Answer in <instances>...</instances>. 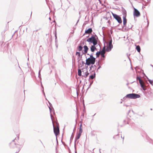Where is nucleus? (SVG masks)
I'll return each mask as SVG.
<instances>
[{"mask_svg": "<svg viewBox=\"0 0 153 153\" xmlns=\"http://www.w3.org/2000/svg\"><path fill=\"white\" fill-rule=\"evenodd\" d=\"M95 77V74L94 73V75H91L90 76L89 78L91 79H93Z\"/></svg>", "mask_w": 153, "mask_h": 153, "instance_id": "nucleus-17", "label": "nucleus"}, {"mask_svg": "<svg viewBox=\"0 0 153 153\" xmlns=\"http://www.w3.org/2000/svg\"><path fill=\"white\" fill-rule=\"evenodd\" d=\"M40 70H39V75H40Z\"/></svg>", "mask_w": 153, "mask_h": 153, "instance_id": "nucleus-30", "label": "nucleus"}, {"mask_svg": "<svg viewBox=\"0 0 153 153\" xmlns=\"http://www.w3.org/2000/svg\"><path fill=\"white\" fill-rule=\"evenodd\" d=\"M100 51L96 53V55L97 58L100 55Z\"/></svg>", "mask_w": 153, "mask_h": 153, "instance_id": "nucleus-22", "label": "nucleus"}, {"mask_svg": "<svg viewBox=\"0 0 153 153\" xmlns=\"http://www.w3.org/2000/svg\"><path fill=\"white\" fill-rule=\"evenodd\" d=\"M44 95H45V93L44 92Z\"/></svg>", "mask_w": 153, "mask_h": 153, "instance_id": "nucleus-38", "label": "nucleus"}, {"mask_svg": "<svg viewBox=\"0 0 153 153\" xmlns=\"http://www.w3.org/2000/svg\"><path fill=\"white\" fill-rule=\"evenodd\" d=\"M14 139L13 140L12 142L11 143V144L12 145H13V144H14L15 146H16V145L14 143Z\"/></svg>", "mask_w": 153, "mask_h": 153, "instance_id": "nucleus-27", "label": "nucleus"}, {"mask_svg": "<svg viewBox=\"0 0 153 153\" xmlns=\"http://www.w3.org/2000/svg\"><path fill=\"white\" fill-rule=\"evenodd\" d=\"M53 130L55 135L57 136V134L59 133V129L58 127L57 128H55L53 127Z\"/></svg>", "mask_w": 153, "mask_h": 153, "instance_id": "nucleus-9", "label": "nucleus"}, {"mask_svg": "<svg viewBox=\"0 0 153 153\" xmlns=\"http://www.w3.org/2000/svg\"><path fill=\"white\" fill-rule=\"evenodd\" d=\"M95 59H90V58H88L86 60V64L88 65H89L91 64L93 65L95 62Z\"/></svg>", "mask_w": 153, "mask_h": 153, "instance_id": "nucleus-4", "label": "nucleus"}, {"mask_svg": "<svg viewBox=\"0 0 153 153\" xmlns=\"http://www.w3.org/2000/svg\"><path fill=\"white\" fill-rule=\"evenodd\" d=\"M138 79L139 81V83L140 84H141L144 83L143 81L140 79V77H138Z\"/></svg>", "mask_w": 153, "mask_h": 153, "instance_id": "nucleus-19", "label": "nucleus"}, {"mask_svg": "<svg viewBox=\"0 0 153 153\" xmlns=\"http://www.w3.org/2000/svg\"><path fill=\"white\" fill-rule=\"evenodd\" d=\"M83 62L82 61V63L83 64Z\"/></svg>", "mask_w": 153, "mask_h": 153, "instance_id": "nucleus-36", "label": "nucleus"}, {"mask_svg": "<svg viewBox=\"0 0 153 153\" xmlns=\"http://www.w3.org/2000/svg\"><path fill=\"white\" fill-rule=\"evenodd\" d=\"M9 22H7V23H9Z\"/></svg>", "mask_w": 153, "mask_h": 153, "instance_id": "nucleus-39", "label": "nucleus"}, {"mask_svg": "<svg viewBox=\"0 0 153 153\" xmlns=\"http://www.w3.org/2000/svg\"><path fill=\"white\" fill-rule=\"evenodd\" d=\"M81 134H79V133H78L77 136H76V140H78L79 138L81 135Z\"/></svg>", "mask_w": 153, "mask_h": 153, "instance_id": "nucleus-18", "label": "nucleus"}, {"mask_svg": "<svg viewBox=\"0 0 153 153\" xmlns=\"http://www.w3.org/2000/svg\"><path fill=\"white\" fill-rule=\"evenodd\" d=\"M101 67L100 66H99V67L97 69V70H98L99 69H100V68Z\"/></svg>", "mask_w": 153, "mask_h": 153, "instance_id": "nucleus-32", "label": "nucleus"}, {"mask_svg": "<svg viewBox=\"0 0 153 153\" xmlns=\"http://www.w3.org/2000/svg\"><path fill=\"white\" fill-rule=\"evenodd\" d=\"M92 68L93 69V71L95 70L96 69V66L95 65H91L90 67V70H92Z\"/></svg>", "mask_w": 153, "mask_h": 153, "instance_id": "nucleus-15", "label": "nucleus"}, {"mask_svg": "<svg viewBox=\"0 0 153 153\" xmlns=\"http://www.w3.org/2000/svg\"><path fill=\"white\" fill-rule=\"evenodd\" d=\"M76 55H77L79 56H80V53L79 52H77L76 53Z\"/></svg>", "mask_w": 153, "mask_h": 153, "instance_id": "nucleus-26", "label": "nucleus"}, {"mask_svg": "<svg viewBox=\"0 0 153 153\" xmlns=\"http://www.w3.org/2000/svg\"><path fill=\"white\" fill-rule=\"evenodd\" d=\"M92 31V29L91 28H89L87 30H85V33H91Z\"/></svg>", "mask_w": 153, "mask_h": 153, "instance_id": "nucleus-10", "label": "nucleus"}, {"mask_svg": "<svg viewBox=\"0 0 153 153\" xmlns=\"http://www.w3.org/2000/svg\"><path fill=\"white\" fill-rule=\"evenodd\" d=\"M100 54L103 55L105 53V47L104 46L103 48V49L101 51H100Z\"/></svg>", "mask_w": 153, "mask_h": 153, "instance_id": "nucleus-12", "label": "nucleus"}, {"mask_svg": "<svg viewBox=\"0 0 153 153\" xmlns=\"http://www.w3.org/2000/svg\"><path fill=\"white\" fill-rule=\"evenodd\" d=\"M82 47L80 45L78 47V51H81L82 50Z\"/></svg>", "mask_w": 153, "mask_h": 153, "instance_id": "nucleus-21", "label": "nucleus"}, {"mask_svg": "<svg viewBox=\"0 0 153 153\" xmlns=\"http://www.w3.org/2000/svg\"><path fill=\"white\" fill-rule=\"evenodd\" d=\"M112 15L114 17L117 21L119 23H122V20L120 16L115 14L112 13Z\"/></svg>", "mask_w": 153, "mask_h": 153, "instance_id": "nucleus-5", "label": "nucleus"}, {"mask_svg": "<svg viewBox=\"0 0 153 153\" xmlns=\"http://www.w3.org/2000/svg\"><path fill=\"white\" fill-rule=\"evenodd\" d=\"M100 150V152H100V150Z\"/></svg>", "mask_w": 153, "mask_h": 153, "instance_id": "nucleus-34", "label": "nucleus"}, {"mask_svg": "<svg viewBox=\"0 0 153 153\" xmlns=\"http://www.w3.org/2000/svg\"><path fill=\"white\" fill-rule=\"evenodd\" d=\"M82 124H81L80 125V127L79 128H82Z\"/></svg>", "mask_w": 153, "mask_h": 153, "instance_id": "nucleus-29", "label": "nucleus"}, {"mask_svg": "<svg viewBox=\"0 0 153 153\" xmlns=\"http://www.w3.org/2000/svg\"><path fill=\"white\" fill-rule=\"evenodd\" d=\"M101 55L102 57H105L104 54H103V55L101 54Z\"/></svg>", "mask_w": 153, "mask_h": 153, "instance_id": "nucleus-31", "label": "nucleus"}, {"mask_svg": "<svg viewBox=\"0 0 153 153\" xmlns=\"http://www.w3.org/2000/svg\"><path fill=\"white\" fill-rule=\"evenodd\" d=\"M126 28H125L126 30H128L129 29H131L132 27V25L131 24H130L128 25V27H125Z\"/></svg>", "mask_w": 153, "mask_h": 153, "instance_id": "nucleus-13", "label": "nucleus"}, {"mask_svg": "<svg viewBox=\"0 0 153 153\" xmlns=\"http://www.w3.org/2000/svg\"><path fill=\"white\" fill-rule=\"evenodd\" d=\"M100 0H99V1Z\"/></svg>", "mask_w": 153, "mask_h": 153, "instance_id": "nucleus-40", "label": "nucleus"}, {"mask_svg": "<svg viewBox=\"0 0 153 153\" xmlns=\"http://www.w3.org/2000/svg\"><path fill=\"white\" fill-rule=\"evenodd\" d=\"M84 54H85L86 53H87L88 48V47L86 45L84 46Z\"/></svg>", "mask_w": 153, "mask_h": 153, "instance_id": "nucleus-14", "label": "nucleus"}, {"mask_svg": "<svg viewBox=\"0 0 153 153\" xmlns=\"http://www.w3.org/2000/svg\"><path fill=\"white\" fill-rule=\"evenodd\" d=\"M134 15L136 17H138L140 15L139 11L136 8H134V11L133 13Z\"/></svg>", "mask_w": 153, "mask_h": 153, "instance_id": "nucleus-8", "label": "nucleus"}, {"mask_svg": "<svg viewBox=\"0 0 153 153\" xmlns=\"http://www.w3.org/2000/svg\"><path fill=\"white\" fill-rule=\"evenodd\" d=\"M136 48L138 52H140V47L139 45H137L136 46Z\"/></svg>", "mask_w": 153, "mask_h": 153, "instance_id": "nucleus-16", "label": "nucleus"}, {"mask_svg": "<svg viewBox=\"0 0 153 153\" xmlns=\"http://www.w3.org/2000/svg\"><path fill=\"white\" fill-rule=\"evenodd\" d=\"M141 87L143 88V90L145 91L146 89L144 87V83L140 84Z\"/></svg>", "mask_w": 153, "mask_h": 153, "instance_id": "nucleus-20", "label": "nucleus"}, {"mask_svg": "<svg viewBox=\"0 0 153 153\" xmlns=\"http://www.w3.org/2000/svg\"><path fill=\"white\" fill-rule=\"evenodd\" d=\"M82 128H79L78 133L81 134L82 132Z\"/></svg>", "mask_w": 153, "mask_h": 153, "instance_id": "nucleus-24", "label": "nucleus"}, {"mask_svg": "<svg viewBox=\"0 0 153 153\" xmlns=\"http://www.w3.org/2000/svg\"><path fill=\"white\" fill-rule=\"evenodd\" d=\"M79 69L78 71V75L80 76H82L85 78L86 77L89 75V73L88 72L87 70L85 68L82 69Z\"/></svg>", "mask_w": 153, "mask_h": 153, "instance_id": "nucleus-1", "label": "nucleus"}, {"mask_svg": "<svg viewBox=\"0 0 153 153\" xmlns=\"http://www.w3.org/2000/svg\"><path fill=\"white\" fill-rule=\"evenodd\" d=\"M52 115H51V118H52Z\"/></svg>", "mask_w": 153, "mask_h": 153, "instance_id": "nucleus-35", "label": "nucleus"}, {"mask_svg": "<svg viewBox=\"0 0 153 153\" xmlns=\"http://www.w3.org/2000/svg\"><path fill=\"white\" fill-rule=\"evenodd\" d=\"M148 81L150 83V84H151V85H152V83H153V80H151V79H149L148 80Z\"/></svg>", "mask_w": 153, "mask_h": 153, "instance_id": "nucleus-25", "label": "nucleus"}, {"mask_svg": "<svg viewBox=\"0 0 153 153\" xmlns=\"http://www.w3.org/2000/svg\"><path fill=\"white\" fill-rule=\"evenodd\" d=\"M123 13L124 15L123 16V27H125L126 25V16L125 15L126 14V10H124L123 12Z\"/></svg>", "mask_w": 153, "mask_h": 153, "instance_id": "nucleus-7", "label": "nucleus"}, {"mask_svg": "<svg viewBox=\"0 0 153 153\" xmlns=\"http://www.w3.org/2000/svg\"><path fill=\"white\" fill-rule=\"evenodd\" d=\"M49 110H50V111L51 112V109L50 107H49Z\"/></svg>", "mask_w": 153, "mask_h": 153, "instance_id": "nucleus-33", "label": "nucleus"}, {"mask_svg": "<svg viewBox=\"0 0 153 153\" xmlns=\"http://www.w3.org/2000/svg\"><path fill=\"white\" fill-rule=\"evenodd\" d=\"M31 14H32V12L31 13V14H30V16H31Z\"/></svg>", "mask_w": 153, "mask_h": 153, "instance_id": "nucleus-37", "label": "nucleus"}, {"mask_svg": "<svg viewBox=\"0 0 153 153\" xmlns=\"http://www.w3.org/2000/svg\"><path fill=\"white\" fill-rule=\"evenodd\" d=\"M55 39H56V38H57V37H56V32H55Z\"/></svg>", "mask_w": 153, "mask_h": 153, "instance_id": "nucleus-28", "label": "nucleus"}, {"mask_svg": "<svg viewBox=\"0 0 153 153\" xmlns=\"http://www.w3.org/2000/svg\"><path fill=\"white\" fill-rule=\"evenodd\" d=\"M95 45H92L91 46V52H93L96 49V47H95Z\"/></svg>", "mask_w": 153, "mask_h": 153, "instance_id": "nucleus-11", "label": "nucleus"}, {"mask_svg": "<svg viewBox=\"0 0 153 153\" xmlns=\"http://www.w3.org/2000/svg\"><path fill=\"white\" fill-rule=\"evenodd\" d=\"M87 41L89 43H93L94 45H96L97 43V40L95 36H92L87 40Z\"/></svg>", "mask_w": 153, "mask_h": 153, "instance_id": "nucleus-3", "label": "nucleus"}, {"mask_svg": "<svg viewBox=\"0 0 153 153\" xmlns=\"http://www.w3.org/2000/svg\"><path fill=\"white\" fill-rule=\"evenodd\" d=\"M126 97L129 99H135L140 98V96L137 94L132 93L126 95Z\"/></svg>", "mask_w": 153, "mask_h": 153, "instance_id": "nucleus-2", "label": "nucleus"}, {"mask_svg": "<svg viewBox=\"0 0 153 153\" xmlns=\"http://www.w3.org/2000/svg\"><path fill=\"white\" fill-rule=\"evenodd\" d=\"M89 58H90V59H96L93 56V54H92V53H91L90 55V56Z\"/></svg>", "mask_w": 153, "mask_h": 153, "instance_id": "nucleus-23", "label": "nucleus"}, {"mask_svg": "<svg viewBox=\"0 0 153 153\" xmlns=\"http://www.w3.org/2000/svg\"><path fill=\"white\" fill-rule=\"evenodd\" d=\"M112 40L110 41L109 42V46H108L106 49V51L107 52H109L111 50V49L112 48L113 46L112 44Z\"/></svg>", "mask_w": 153, "mask_h": 153, "instance_id": "nucleus-6", "label": "nucleus"}]
</instances>
